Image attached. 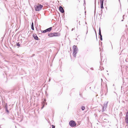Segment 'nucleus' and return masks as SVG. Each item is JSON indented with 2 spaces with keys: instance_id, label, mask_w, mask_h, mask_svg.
<instances>
[{
  "instance_id": "1",
  "label": "nucleus",
  "mask_w": 128,
  "mask_h": 128,
  "mask_svg": "<svg viewBox=\"0 0 128 128\" xmlns=\"http://www.w3.org/2000/svg\"><path fill=\"white\" fill-rule=\"evenodd\" d=\"M73 54L74 57H76V54L78 52V49L77 46L74 45L73 46Z\"/></svg>"
},
{
  "instance_id": "2",
  "label": "nucleus",
  "mask_w": 128,
  "mask_h": 128,
  "mask_svg": "<svg viewBox=\"0 0 128 128\" xmlns=\"http://www.w3.org/2000/svg\"><path fill=\"white\" fill-rule=\"evenodd\" d=\"M34 7L36 11H39L42 9L43 6L40 4H38V5H35Z\"/></svg>"
},
{
  "instance_id": "3",
  "label": "nucleus",
  "mask_w": 128,
  "mask_h": 128,
  "mask_svg": "<svg viewBox=\"0 0 128 128\" xmlns=\"http://www.w3.org/2000/svg\"><path fill=\"white\" fill-rule=\"evenodd\" d=\"M69 124L71 127H74L76 126V124L73 120H71L69 122Z\"/></svg>"
},
{
  "instance_id": "4",
  "label": "nucleus",
  "mask_w": 128,
  "mask_h": 128,
  "mask_svg": "<svg viewBox=\"0 0 128 128\" xmlns=\"http://www.w3.org/2000/svg\"><path fill=\"white\" fill-rule=\"evenodd\" d=\"M108 103V102H106V103H104V104L103 106H102V112H104L106 110Z\"/></svg>"
},
{
  "instance_id": "5",
  "label": "nucleus",
  "mask_w": 128,
  "mask_h": 128,
  "mask_svg": "<svg viewBox=\"0 0 128 128\" xmlns=\"http://www.w3.org/2000/svg\"><path fill=\"white\" fill-rule=\"evenodd\" d=\"M59 10L62 13H64V10L63 8L61 6H60L59 7Z\"/></svg>"
},
{
  "instance_id": "6",
  "label": "nucleus",
  "mask_w": 128,
  "mask_h": 128,
  "mask_svg": "<svg viewBox=\"0 0 128 128\" xmlns=\"http://www.w3.org/2000/svg\"><path fill=\"white\" fill-rule=\"evenodd\" d=\"M60 36V34L58 32L54 33V36Z\"/></svg>"
},
{
  "instance_id": "7",
  "label": "nucleus",
  "mask_w": 128,
  "mask_h": 128,
  "mask_svg": "<svg viewBox=\"0 0 128 128\" xmlns=\"http://www.w3.org/2000/svg\"><path fill=\"white\" fill-rule=\"evenodd\" d=\"M46 100L45 99H44V101L42 102V109L44 107V106L45 103L46 102Z\"/></svg>"
},
{
  "instance_id": "8",
  "label": "nucleus",
  "mask_w": 128,
  "mask_h": 128,
  "mask_svg": "<svg viewBox=\"0 0 128 128\" xmlns=\"http://www.w3.org/2000/svg\"><path fill=\"white\" fill-rule=\"evenodd\" d=\"M33 36L35 40H38V38L36 34H33Z\"/></svg>"
},
{
  "instance_id": "9",
  "label": "nucleus",
  "mask_w": 128,
  "mask_h": 128,
  "mask_svg": "<svg viewBox=\"0 0 128 128\" xmlns=\"http://www.w3.org/2000/svg\"><path fill=\"white\" fill-rule=\"evenodd\" d=\"M48 36L50 37H52L54 36V33H50L49 34H48Z\"/></svg>"
},
{
  "instance_id": "10",
  "label": "nucleus",
  "mask_w": 128,
  "mask_h": 128,
  "mask_svg": "<svg viewBox=\"0 0 128 128\" xmlns=\"http://www.w3.org/2000/svg\"><path fill=\"white\" fill-rule=\"evenodd\" d=\"M52 28V27H50V28H48L46 29L47 32H50Z\"/></svg>"
},
{
  "instance_id": "11",
  "label": "nucleus",
  "mask_w": 128,
  "mask_h": 128,
  "mask_svg": "<svg viewBox=\"0 0 128 128\" xmlns=\"http://www.w3.org/2000/svg\"><path fill=\"white\" fill-rule=\"evenodd\" d=\"M31 28H32V30H34V24H33V22H32V25H31Z\"/></svg>"
},
{
  "instance_id": "12",
  "label": "nucleus",
  "mask_w": 128,
  "mask_h": 128,
  "mask_svg": "<svg viewBox=\"0 0 128 128\" xmlns=\"http://www.w3.org/2000/svg\"><path fill=\"white\" fill-rule=\"evenodd\" d=\"M100 8L101 9L104 8L103 3L100 4Z\"/></svg>"
},
{
  "instance_id": "13",
  "label": "nucleus",
  "mask_w": 128,
  "mask_h": 128,
  "mask_svg": "<svg viewBox=\"0 0 128 128\" xmlns=\"http://www.w3.org/2000/svg\"><path fill=\"white\" fill-rule=\"evenodd\" d=\"M99 34L100 36L101 35H101V30H100V28L99 29Z\"/></svg>"
},
{
  "instance_id": "14",
  "label": "nucleus",
  "mask_w": 128,
  "mask_h": 128,
  "mask_svg": "<svg viewBox=\"0 0 128 128\" xmlns=\"http://www.w3.org/2000/svg\"><path fill=\"white\" fill-rule=\"evenodd\" d=\"M81 108L82 110H84L85 109V107L84 106H82L81 107Z\"/></svg>"
},
{
  "instance_id": "15",
  "label": "nucleus",
  "mask_w": 128,
  "mask_h": 128,
  "mask_svg": "<svg viewBox=\"0 0 128 128\" xmlns=\"http://www.w3.org/2000/svg\"><path fill=\"white\" fill-rule=\"evenodd\" d=\"M42 33H45L47 32V31H46V30H44L42 31Z\"/></svg>"
},
{
  "instance_id": "16",
  "label": "nucleus",
  "mask_w": 128,
  "mask_h": 128,
  "mask_svg": "<svg viewBox=\"0 0 128 128\" xmlns=\"http://www.w3.org/2000/svg\"><path fill=\"white\" fill-rule=\"evenodd\" d=\"M104 0H100V4L103 3Z\"/></svg>"
},
{
  "instance_id": "17",
  "label": "nucleus",
  "mask_w": 128,
  "mask_h": 128,
  "mask_svg": "<svg viewBox=\"0 0 128 128\" xmlns=\"http://www.w3.org/2000/svg\"><path fill=\"white\" fill-rule=\"evenodd\" d=\"M100 39L101 40H102V35H101L100 36Z\"/></svg>"
},
{
  "instance_id": "18",
  "label": "nucleus",
  "mask_w": 128,
  "mask_h": 128,
  "mask_svg": "<svg viewBox=\"0 0 128 128\" xmlns=\"http://www.w3.org/2000/svg\"><path fill=\"white\" fill-rule=\"evenodd\" d=\"M5 110L7 109H8V106H7V104H6V105L5 106Z\"/></svg>"
},
{
  "instance_id": "19",
  "label": "nucleus",
  "mask_w": 128,
  "mask_h": 128,
  "mask_svg": "<svg viewBox=\"0 0 128 128\" xmlns=\"http://www.w3.org/2000/svg\"><path fill=\"white\" fill-rule=\"evenodd\" d=\"M16 45L18 46H20V44L19 42L17 43Z\"/></svg>"
},
{
  "instance_id": "20",
  "label": "nucleus",
  "mask_w": 128,
  "mask_h": 128,
  "mask_svg": "<svg viewBox=\"0 0 128 128\" xmlns=\"http://www.w3.org/2000/svg\"><path fill=\"white\" fill-rule=\"evenodd\" d=\"M96 4L95 5V9H94V12H96Z\"/></svg>"
},
{
  "instance_id": "21",
  "label": "nucleus",
  "mask_w": 128,
  "mask_h": 128,
  "mask_svg": "<svg viewBox=\"0 0 128 128\" xmlns=\"http://www.w3.org/2000/svg\"><path fill=\"white\" fill-rule=\"evenodd\" d=\"M6 111L8 112V113H9V111L8 110V109H6Z\"/></svg>"
},
{
  "instance_id": "22",
  "label": "nucleus",
  "mask_w": 128,
  "mask_h": 128,
  "mask_svg": "<svg viewBox=\"0 0 128 128\" xmlns=\"http://www.w3.org/2000/svg\"><path fill=\"white\" fill-rule=\"evenodd\" d=\"M52 128H55V126L53 125H52Z\"/></svg>"
},
{
  "instance_id": "23",
  "label": "nucleus",
  "mask_w": 128,
  "mask_h": 128,
  "mask_svg": "<svg viewBox=\"0 0 128 128\" xmlns=\"http://www.w3.org/2000/svg\"><path fill=\"white\" fill-rule=\"evenodd\" d=\"M126 62H128V58H126Z\"/></svg>"
},
{
  "instance_id": "24",
  "label": "nucleus",
  "mask_w": 128,
  "mask_h": 128,
  "mask_svg": "<svg viewBox=\"0 0 128 128\" xmlns=\"http://www.w3.org/2000/svg\"><path fill=\"white\" fill-rule=\"evenodd\" d=\"M74 30V28H72V31H73Z\"/></svg>"
},
{
  "instance_id": "25",
  "label": "nucleus",
  "mask_w": 128,
  "mask_h": 128,
  "mask_svg": "<svg viewBox=\"0 0 128 128\" xmlns=\"http://www.w3.org/2000/svg\"><path fill=\"white\" fill-rule=\"evenodd\" d=\"M127 124L126 126H128V124Z\"/></svg>"
},
{
  "instance_id": "26",
  "label": "nucleus",
  "mask_w": 128,
  "mask_h": 128,
  "mask_svg": "<svg viewBox=\"0 0 128 128\" xmlns=\"http://www.w3.org/2000/svg\"><path fill=\"white\" fill-rule=\"evenodd\" d=\"M101 11L102 12V10H101Z\"/></svg>"
},
{
  "instance_id": "27",
  "label": "nucleus",
  "mask_w": 128,
  "mask_h": 128,
  "mask_svg": "<svg viewBox=\"0 0 128 128\" xmlns=\"http://www.w3.org/2000/svg\"><path fill=\"white\" fill-rule=\"evenodd\" d=\"M124 15H123V17H124Z\"/></svg>"
},
{
  "instance_id": "28",
  "label": "nucleus",
  "mask_w": 128,
  "mask_h": 128,
  "mask_svg": "<svg viewBox=\"0 0 128 128\" xmlns=\"http://www.w3.org/2000/svg\"><path fill=\"white\" fill-rule=\"evenodd\" d=\"M87 32H88V30H87V32H86V34H87Z\"/></svg>"
},
{
  "instance_id": "29",
  "label": "nucleus",
  "mask_w": 128,
  "mask_h": 128,
  "mask_svg": "<svg viewBox=\"0 0 128 128\" xmlns=\"http://www.w3.org/2000/svg\"><path fill=\"white\" fill-rule=\"evenodd\" d=\"M101 80L102 81V79H101Z\"/></svg>"
},
{
  "instance_id": "30",
  "label": "nucleus",
  "mask_w": 128,
  "mask_h": 128,
  "mask_svg": "<svg viewBox=\"0 0 128 128\" xmlns=\"http://www.w3.org/2000/svg\"><path fill=\"white\" fill-rule=\"evenodd\" d=\"M46 104H47V103H46Z\"/></svg>"
},
{
  "instance_id": "31",
  "label": "nucleus",
  "mask_w": 128,
  "mask_h": 128,
  "mask_svg": "<svg viewBox=\"0 0 128 128\" xmlns=\"http://www.w3.org/2000/svg\"><path fill=\"white\" fill-rule=\"evenodd\" d=\"M119 0V1H120V0Z\"/></svg>"
}]
</instances>
